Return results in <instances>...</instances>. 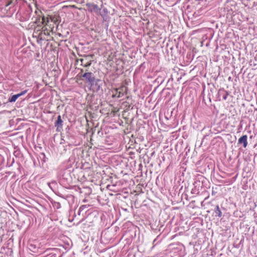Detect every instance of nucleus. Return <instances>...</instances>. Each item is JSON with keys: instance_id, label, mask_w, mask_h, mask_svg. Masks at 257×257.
<instances>
[{"instance_id": "obj_1", "label": "nucleus", "mask_w": 257, "mask_h": 257, "mask_svg": "<svg viewBox=\"0 0 257 257\" xmlns=\"http://www.w3.org/2000/svg\"><path fill=\"white\" fill-rule=\"evenodd\" d=\"M89 11L91 12L98 13L100 9L99 7L95 4L91 3H88L86 5Z\"/></svg>"}, {"instance_id": "obj_2", "label": "nucleus", "mask_w": 257, "mask_h": 257, "mask_svg": "<svg viewBox=\"0 0 257 257\" xmlns=\"http://www.w3.org/2000/svg\"><path fill=\"white\" fill-rule=\"evenodd\" d=\"M82 77L86 79V81L89 83H92L94 81V77L92 76V74L91 72L85 73Z\"/></svg>"}, {"instance_id": "obj_3", "label": "nucleus", "mask_w": 257, "mask_h": 257, "mask_svg": "<svg viewBox=\"0 0 257 257\" xmlns=\"http://www.w3.org/2000/svg\"><path fill=\"white\" fill-rule=\"evenodd\" d=\"M55 126L57 127V131L59 132L60 128H62V120L60 115H59L57 117V121L55 123Z\"/></svg>"}, {"instance_id": "obj_4", "label": "nucleus", "mask_w": 257, "mask_h": 257, "mask_svg": "<svg viewBox=\"0 0 257 257\" xmlns=\"http://www.w3.org/2000/svg\"><path fill=\"white\" fill-rule=\"evenodd\" d=\"M238 143H243V147L245 148L247 145V136L244 135L238 139Z\"/></svg>"}, {"instance_id": "obj_5", "label": "nucleus", "mask_w": 257, "mask_h": 257, "mask_svg": "<svg viewBox=\"0 0 257 257\" xmlns=\"http://www.w3.org/2000/svg\"><path fill=\"white\" fill-rule=\"evenodd\" d=\"M19 97L18 94L13 95L11 98H9V101L10 102H15L16 100Z\"/></svg>"}, {"instance_id": "obj_6", "label": "nucleus", "mask_w": 257, "mask_h": 257, "mask_svg": "<svg viewBox=\"0 0 257 257\" xmlns=\"http://www.w3.org/2000/svg\"><path fill=\"white\" fill-rule=\"evenodd\" d=\"M215 212L217 216H218L219 217H221L222 212L218 205H217L216 206V209H215Z\"/></svg>"}, {"instance_id": "obj_7", "label": "nucleus", "mask_w": 257, "mask_h": 257, "mask_svg": "<svg viewBox=\"0 0 257 257\" xmlns=\"http://www.w3.org/2000/svg\"><path fill=\"white\" fill-rule=\"evenodd\" d=\"M27 92V91L26 90H25V91H23L22 92H21V93H18V94L19 95V97L25 94Z\"/></svg>"}]
</instances>
